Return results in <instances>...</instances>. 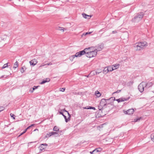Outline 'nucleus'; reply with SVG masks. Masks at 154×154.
<instances>
[{"label": "nucleus", "mask_w": 154, "mask_h": 154, "mask_svg": "<svg viewBox=\"0 0 154 154\" xmlns=\"http://www.w3.org/2000/svg\"><path fill=\"white\" fill-rule=\"evenodd\" d=\"M147 44L146 42L137 43L134 44V47L136 50L140 51L143 49L144 47L147 46Z\"/></svg>", "instance_id": "f257e3e1"}, {"label": "nucleus", "mask_w": 154, "mask_h": 154, "mask_svg": "<svg viewBox=\"0 0 154 154\" xmlns=\"http://www.w3.org/2000/svg\"><path fill=\"white\" fill-rule=\"evenodd\" d=\"M144 14L143 12H140L136 14L134 17L132 19V21L134 23H137L140 21L143 18Z\"/></svg>", "instance_id": "f03ea898"}, {"label": "nucleus", "mask_w": 154, "mask_h": 154, "mask_svg": "<svg viewBox=\"0 0 154 154\" xmlns=\"http://www.w3.org/2000/svg\"><path fill=\"white\" fill-rule=\"evenodd\" d=\"M115 100V98L114 97H112L109 98V99H102L100 101V104L102 106L104 107V108L107 107L108 106L111 104V103L107 102V101L109 100Z\"/></svg>", "instance_id": "7ed1b4c3"}, {"label": "nucleus", "mask_w": 154, "mask_h": 154, "mask_svg": "<svg viewBox=\"0 0 154 154\" xmlns=\"http://www.w3.org/2000/svg\"><path fill=\"white\" fill-rule=\"evenodd\" d=\"M97 54V51L96 50H92L91 51H87L86 53V56L89 58H91L95 57Z\"/></svg>", "instance_id": "20e7f679"}, {"label": "nucleus", "mask_w": 154, "mask_h": 154, "mask_svg": "<svg viewBox=\"0 0 154 154\" xmlns=\"http://www.w3.org/2000/svg\"><path fill=\"white\" fill-rule=\"evenodd\" d=\"M148 85L146 82H142L138 86V88L139 91L141 93L143 92L144 87L147 86Z\"/></svg>", "instance_id": "39448f33"}, {"label": "nucleus", "mask_w": 154, "mask_h": 154, "mask_svg": "<svg viewBox=\"0 0 154 154\" xmlns=\"http://www.w3.org/2000/svg\"><path fill=\"white\" fill-rule=\"evenodd\" d=\"M58 133L59 132H49L47 134V135L45 136V137H50L52 135H53L55 134L57 135V136H56L57 137L58 136Z\"/></svg>", "instance_id": "423d86ee"}, {"label": "nucleus", "mask_w": 154, "mask_h": 154, "mask_svg": "<svg viewBox=\"0 0 154 154\" xmlns=\"http://www.w3.org/2000/svg\"><path fill=\"white\" fill-rule=\"evenodd\" d=\"M134 110L133 109H129L127 111H125L124 113L126 114L131 115L133 113Z\"/></svg>", "instance_id": "0eeeda50"}, {"label": "nucleus", "mask_w": 154, "mask_h": 154, "mask_svg": "<svg viewBox=\"0 0 154 154\" xmlns=\"http://www.w3.org/2000/svg\"><path fill=\"white\" fill-rule=\"evenodd\" d=\"M37 60L35 59H34L29 62L31 65L34 66L37 63Z\"/></svg>", "instance_id": "6e6552de"}, {"label": "nucleus", "mask_w": 154, "mask_h": 154, "mask_svg": "<svg viewBox=\"0 0 154 154\" xmlns=\"http://www.w3.org/2000/svg\"><path fill=\"white\" fill-rule=\"evenodd\" d=\"M89 48H85L84 50L79 51V54L80 57L82 55L86 54L87 53V51L89 49Z\"/></svg>", "instance_id": "1a4fd4ad"}, {"label": "nucleus", "mask_w": 154, "mask_h": 154, "mask_svg": "<svg viewBox=\"0 0 154 154\" xmlns=\"http://www.w3.org/2000/svg\"><path fill=\"white\" fill-rule=\"evenodd\" d=\"M130 98V97H129L128 98H120L119 99H117L116 100L118 101V103L123 102L125 101H126L128 100Z\"/></svg>", "instance_id": "9d476101"}, {"label": "nucleus", "mask_w": 154, "mask_h": 154, "mask_svg": "<svg viewBox=\"0 0 154 154\" xmlns=\"http://www.w3.org/2000/svg\"><path fill=\"white\" fill-rule=\"evenodd\" d=\"M103 44H101V45H99V46H98L97 48L94 49V50H96V51L97 52V51H101L103 49Z\"/></svg>", "instance_id": "9b49d317"}, {"label": "nucleus", "mask_w": 154, "mask_h": 154, "mask_svg": "<svg viewBox=\"0 0 154 154\" xmlns=\"http://www.w3.org/2000/svg\"><path fill=\"white\" fill-rule=\"evenodd\" d=\"M47 146L48 144L46 143L41 144L40 146V149L41 150L45 149Z\"/></svg>", "instance_id": "f8f14e48"}, {"label": "nucleus", "mask_w": 154, "mask_h": 154, "mask_svg": "<svg viewBox=\"0 0 154 154\" xmlns=\"http://www.w3.org/2000/svg\"><path fill=\"white\" fill-rule=\"evenodd\" d=\"M59 112L60 114L62 115V116H63V117H64V118L65 119L66 122H68V120L66 118V116L63 114L62 112V110H61L60 111H59Z\"/></svg>", "instance_id": "ddd939ff"}, {"label": "nucleus", "mask_w": 154, "mask_h": 154, "mask_svg": "<svg viewBox=\"0 0 154 154\" xmlns=\"http://www.w3.org/2000/svg\"><path fill=\"white\" fill-rule=\"evenodd\" d=\"M120 65L119 64H116L112 66L114 70L118 68L119 66Z\"/></svg>", "instance_id": "4468645a"}, {"label": "nucleus", "mask_w": 154, "mask_h": 154, "mask_svg": "<svg viewBox=\"0 0 154 154\" xmlns=\"http://www.w3.org/2000/svg\"><path fill=\"white\" fill-rule=\"evenodd\" d=\"M50 79L49 78H46L45 80H43L41 83V84H43L46 82H49Z\"/></svg>", "instance_id": "2eb2a0df"}, {"label": "nucleus", "mask_w": 154, "mask_h": 154, "mask_svg": "<svg viewBox=\"0 0 154 154\" xmlns=\"http://www.w3.org/2000/svg\"><path fill=\"white\" fill-rule=\"evenodd\" d=\"M84 109H93L95 110V108L94 107L90 106H87L84 108Z\"/></svg>", "instance_id": "dca6fc26"}, {"label": "nucleus", "mask_w": 154, "mask_h": 154, "mask_svg": "<svg viewBox=\"0 0 154 154\" xmlns=\"http://www.w3.org/2000/svg\"><path fill=\"white\" fill-rule=\"evenodd\" d=\"M108 69L107 67H106L104 68V69L103 70V72L104 74H106L108 72Z\"/></svg>", "instance_id": "f3484780"}, {"label": "nucleus", "mask_w": 154, "mask_h": 154, "mask_svg": "<svg viewBox=\"0 0 154 154\" xmlns=\"http://www.w3.org/2000/svg\"><path fill=\"white\" fill-rule=\"evenodd\" d=\"M82 15L83 17L85 19H89L90 18L89 15H87L85 13L82 14Z\"/></svg>", "instance_id": "a211bd4d"}, {"label": "nucleus", "mask_w": 154, "mask_h": 154, "mask_svg": "<svg viewBox=\"0 0 154 154\" xmlns=\"http://www.w3.org/2000/svg\"><path fill=\"white\" fill-rule=\"evenodd\" d=\"M108 72H111L114 70L113 69L112 67V66H109L107 67Z\"/></svg>", "instance_id": "6ab92c4d"}, {"label": "nucleus", "mask_w": 154, "mask_h": 154, "mask_svg": "<svg viewBox=\"0 0 154 154\" xmlns=\"http://www.w3.org/2000/svg\"><path fill=\"white\" fill-rule=\"evenodd\" d=\"M95 95L97 96V97H99L101 96V94L98 91H96L95 92Z\"/></svg>", "instance_id": "aec40b11"}, {"label": "nucleus", "mask_w": 154, "mask_h": 154, "mask_svg": "<svg viewBox=\"0 0 154 154\" xmlns=\"http://www.w3.org/2000/svg\"><path fill=\"white\" fill-rule=\"evenodd\" d=\"M98 108L99 110H101L102 109H104L105 108H104V106H102V105H100H100L98 106Z\"/></svg>", "instance_id": "412c9836"}, {"label": "nucleus", "mask_w": 154, "mask_h": 154, "mask_svg": "<svg viewBox=\"0 0 154 154\" xmlns=\"http://www.w3.org/2000/svg\"><path fill=\"white\" fill-rule=\"evenodd\" d=\"M18 66V62L17 61L14 64V68H16Z\"/></svg>", "instance_id": "4be33fe9"}, {"label": "nucleus", "mask_w": 154, "mask_h": 154, "mask_svg": "<svg viewBox=\"0 0 154 154\" xmlns=\"http://www.w3.org/2000/svg\"><path fill=\"white\" fill-rule=\"evenodd\" d=\"M133 82H128L126 84L128 86H130L133 85Z\"/></svg>", "instance_id": "5701e85b"}, {"label": "nucleus", "mask_w": 154, "mask_h": 154, "mask_svg": "<svg viewBox=\"0 0 154 154\" xmlns=\"http://www.w3.org/2000/svg\"><path fill=\"white\" fill-rule=\"evenodd\" d=\"M53 130L54 131H58L59 130V129L57 126H55L53 128Z\"/></svg>", "instance_id": "b1692460"}, {"label": "nucleus", "mask_w": 154, "mask_h": 154, "mask_svg": "<svg viewBox=\"0 0 154 154\" xmlns=\"http://www.w3.org/2000/svg\"><path fill=\"white\" fill-rule=\"evenodd\" d=\"M102 150V149L100 148H97L94 149L95 150V152H99L101 151Z\"/></svg>", "instance_id": "393cba45"}, {"label": "nucleus", "mask_w": 154, "mask_h": 154, "mask_svg": "<svg viewBox=\"0 0 154 154\" xmlns=\"http://www.w3.org/2000/svg\"><path fill=\"white\" fill-rule=\"evenodd\" d=\"M101 72L102 71L101 69H97L95 71V72L96 73V75H97V74H99L101 73Z\"/></svg>", "instance_id": "a878e982"}, {"label": "nucleus", "mask_w": 154, "mask_h": 154, "mask_svg": "<svg viewBox=\"0 0 154 154\" xmlns=\"http://www.w3.org/2000/svg\"><path fill=\"white\" fill-rule=\"evenodd\" d=\"M75 57H80L79 52L76 53L75 55H74Z\"/></svg>", "instance_id": "bb28decb"}, {"label": "nucleus", "mask_w": 154, "mask_h": 154, "mask_svg": "<svg viewBox=\"0 0 154 154\" xmlns=\"http://www.w3.org/2000/svg\"><path fill=\"white\" fill-rule=\"evenodd\" d=\"M75 58V57L74 55H72L70 57L69 59L71 61H72L73 60L74 58Z\"/></svg>", "instance_id": "cd10ccee"}, {"label": "nucleus", "mask_w": 154, "mask_h": 154, "mask_svg": "<svg viewBox=\"0 0 154 154\" xmlns=\"http://www.w3.org/2000/svg\"><path fill=\"white\" fill-rule=\"evenodd\" d=\"M8 63H6L2 67V69H4L5 68H6L8 66Z\"/></svg>", "instance_id": "c85d7f7f"}, {"label": "nucleus", "mask_w": 154, "mask_h": 154, "mask_svg": "<svg viewBox=\"0 0 154 154\" xmlns=\"http://www.w3.org/2000/svg\"><path fill=\"white\" fill-rule=\"evenodd\" d=\"M89 48V49L87 51V52H88V51H92V50H94V48L93 47H90V48Z\"/></svg>", "instance_id": "c756f323"}, {"label": "nucleus", "mask_w": 154, "mask_h": 154, "mask_svg": "<svg viewBox=\"0 0 154 154\" xmlns=\"http://www.w3.org/2000/svg\"><path fill=\"white\" fill-rule=\"evenodd\" d=\"M147 84H148L147 85V86L148 87V88L150 87V86H151L152 85V82H149L148 83H146Z\"/></svg>", "instance_id": "7c9ffc66"}, {"label": "nucleus", "mask_w": 154, "mask_h": 154, "mask_svg": "<svg viewBox=\"0 0 154 154\" xmlns=\"http://www.w3.org/2000/svg\"><path fill=\"white\" fill-rule=\"evenodd\" d=\"M66 112H67L68 113V114L69 116V117H68L67 119L68 120V121L70 120V117H71V115L69 114L68 112L67 111H66Z\"/></svg>", "instance_id": "2f4dec72"}, {"label": "nucleus", "mask_w": 154, "mask_h": 154, "mask_svg": "<svg viewBox=\"0 0 154 154\" xmlns=\"http://www.w3.org/2000/svg\"><path fill=\"white\" fill-rule=\"evenodd\" d=\"M151 138L152 141L154 142V134L151 135Z\"/></svg>", "instance_id": "473e14b6"}, {"label": "nucleus", "mask_w": 154, "mask_h": 154, "mask_svg": "<svg viewBox=\"0 0 154 154\" xmlns=\"http://www.w3.org/2000/svg\"><path fill=\"white\" fill-rule=\"evenodd\" d=\"M65 88H60V91H62V92H63V91H65Z\"/></svg>", "instance_id": "72a5a7b5"}, {"label": "nucleus", "mask_w": 154, "mask_h": 154, "mask_svg": "<svg viewBox=\"0 0 154 154\" xmlns=\"http://www.w3.org/2000/svg\"><path fill=\"white\" fill-rule=\"evenodd\" d=\"M39 86H34L32 88V89H33V90H35V89H37L38 88V87H39Z\"/></svg>", "instance_id": "f704fd0d"}, {"label": "nucleus", "mask_w": 154, "mask_h": 154, "mask_svg": "<svg viewBox=\"0 0 154 154\" xmlns=\"http://www.w3.org/2000/svg\"><path fill=\"white\" fill-rule=\"evenodd\" d=\"M5 108L3 106L0 107V112L4 110Z\"/></svg>", "instance_id": "c9c22d12"}, {"label": "nucleus", "mask_w": 154, "mask_h": 154, "mask_svg": "<svg viewBox=\"0 0 154 154\" xmlns=\"http://www.w3.org/2000/svg\"><path fill=\"white\" fill-rule=\"evenodd\" d=\"M10 116L11 117L13 118V119H15V117H14L15 115L14 114H12V113H11Z\"/></svg>", "instance_id": "e433bc0d"}, {"label": "nucleus", "mask_w": 154, "mask_h": 154, "mask_svg": "<svg viewBox=\"0 0 154 154\" xmlns=\"http://www.w3.org/2000/svg\"><path fill=\"white\" fill-rule=\"evenodd\" d=\"M20 71L22 73H23L24 71V68L23 67H22L20 70Z\"/></svg>", "instance_id": "4c0bfd02"}, {"label": "nucleus", "mask_w": 154, "mask_h": 154, "mask_svg": "<svg viewBox=\"0 0 154 154\" xmlns=\"http://www.w3.org/2000/svg\"><path fill=\"white\" fill-rule=\"evenodd\" d=\"M59 30L61 31L62 32H64V30L63 29H62V27H59Z\"/></svg>", "instance_id": "58836bf2"}, {"label": "nucleus", "mask_w": 154, "mask_h": 154, "mask_svg": "<svg viewBox=\"0 0 154 154\" xmlns=\"http://www.w3.org/2000/svg\"><path fill=\"white\" fill-rule=\"evenodd\" d=\"M141 118H142L141 117L139 118H137L136 119V121H137V122H138L141 119Z\"/></svg>", "instance_id": "ea45409f"}, {"label": "nucleus", "mask_w": 154, "mask_h": 154, "mask_svg": "<svg viewBox=\"0 0 154 154\" xmlns=\"http://www.w3.org/2000/svg\"><path fill=\"white\" fill-rule=\"evenodd\" d=\"M95 152V150H93L92 151H91L90 152V153L91 154H94V152Z\"/></svg>", "instance_id": "a19ab883"}, {"label": "nucleus", "mask_w": 154, "mask_h": 154, "mask_svg": "<svg viewBox=\"0 0 154 154\" xmlns=\"http://www.w3.org/2000/svg\"><path fill=\"white\" fill-rule=\"evenodd\" d=\"M91 32H86L85 34L84 33L83 34V35H87L88 34H90L91 33Z\"/></svg>", "instance_id": "79ce46f5"}, {"label": "nucleus", "mask_w": 154, "mask_h": 154, "mask_svg": "<svg viewBox=\"0 0 154 154\" xmlns=\"http://www.w3.org/2000/svg\"><path fill=\"white\" fill-rule=\"evenodd\" d=\"M26 132H25V131H24L22 133H20V134L19 136V137H20V136L24 134Z\"/></svg>", "instance_id": "37998d69"}, {"label": "nucleus", "mask_w": 154, "mask_h": 154, "mask_svg": "<svg viewBox=\"0 0 154 154\" xmlns=\"http://www.w3.org/2000/svg\"><path fill=\"white\" fill-rule=\"evenodd\" d=\"M121 91V90H118L117 91H116V92H115L114 93H119Z\"/></svg>", "instance_id": "c03bdc74"}, {"label": "nucleus", "mask_w": 154, "mask_h": 154, "mask_svg": "<svg viewBox=\"0 0 154 154\" xmlns=\"http://www.w3.org/2000/svg\"><path fill=\"white\" fill-rule=\"evenodd\" d=\"M33 91L34 90H33L32 89V88H31L29 90V92L31 93H32Z\"/></svg>", "instance_id": "a18cd8bd"}, {"label": "nucleus", "mask_w": 154, "mask_h": 154, "mask_svg": "<svg viewBox=\"0 0 154 154\" xmlns=\"http://www.w3.org/2000/svg\"><path fill=\"white\" fill-rule=\"evenodd\" d=\"M117 33V32L116 31H112V33L113 34H115V33Z\"/></svg>", "instance_id": "49530a36"}, {"label": "nucleus", "mask_w": 154, "mask_h": 154, "mask_svg": "<svg viewBox=\"0 0 154 154\" xmlns=\"http://www.w3.org/2000/svg\"><path fill=\"white\" fill-rule=\"evenodd\" d=\"M52 64V63H47L45 65H51Z\"/></svg>", "instance_id": "de8ad7c7"}, {"label": "nucleus", "mask_w": 154, "mask_h": 154, "mask_svg": "<svg viewBox=\"0 0 154 154\" xmlns=\"http://www.w3.org/2000/svg\"><path fill=\"white\" fill-rule=\"evenodd\" d=\"M34 126V124H32V125H31L30 126V127H32V126Z\"/></svg>", "instance_id": "09e8293b"}, {"label": "nucleus", "mask_w": 154, "mask_h": 154, "mask_svg": "<svg viewBox=\"0 0 154 154\" xmlns=\"http://www.w3.org/2000/svg\"><path fill=\"white\" fill-rule=\"evenodd\" d=\"M28 128H26L24 130V131H25V132H26Z\"/></svg>", "instance_id": "8fccbe9b"}, {"label": "nucleus", "mask_w": 154, "mask_h": 154, "mask_svg": "<svg viewBox=\"0 0 154 154\" xmlns=\"http://www.w3.org/2000/svg\"><path fill=\"white\" fill-rule=\"evenodd\" d=\"M136 119H134V122H137V121H136Z\"/></svg>", "instance_id": "3c124183"}, {"label": "nucleus", "mask_w": 154, "mask_h": 154, "mask_svg": "<svg viewBox=\"0 0 154 154\" xmlns=\"http://www.w3.org/2000/svg\"><path fill=\"white\" fill-rule=\"evenodd\" d=\"M63 111H65V112H66V110H65V109H63Z\"/></svg>", "instance_id": "603ef678"}, {"label": "nucleus", "mask_w": 154, "mask_h": 154, "mask_svg": "<svg viewBox=\"0 0 154 154\" xmlns=\"http://www.w3.org/2000/svg\"><path fill=\"white\" fill-rule=\"evenodd\" d=\"M4 76H5V75H2V76H1V78H3V77H4Z\"/></svg>", "instance_id": "864d4df0"}, {"label": "nucleus", "mask_w": 154, "mask_h": 154, "mask_svg": "<svg viewBox=\"0 0 154 154\" xmlns=\"http://www.w3.org/2000/svg\"><path fill=\"white\" fill-rule=\"evenodd\" d=\"M44 66V65H42L40 67L43 66Z\"/></svg>", "instance_id": "5fc2aeb1"}, {"label": "nucleus", "mask_w": 154, "mask_h": 154, "mask_svg": "<svg viewBox=\"0 0 154 154\" xmlns=\"http://www.w3.org/2000/svg\"><path fill=\"white\" fill-rule=\"evenodd\" d=\"M30 127H30V126H29L27 128H28V129H29Z\"/></svg>", "instance_id": "6e6d98bb"}, {"label": "nucleus", "mask_w": 154, "mask_h": 154, "mask_svg": "<svg viewBox=\"0 0 154 154\" xmlns=\"http://www.w3.org/2000/svg\"><path fill=\"white\" fill-rule=\"evenodd\" d=\"M153 92L154 93V90L153 91Z\"/></svg>", "instance_id": "4d7b16f0"}, {"label": "nucleus", "mask_w": 154, "mask_h": 154, "mask_svg": "<svg viewBox=\"0 0 154 154\" xmlns=\"http://www.w3.org/2000/svg\"><path fill=\"white\" fill-rule=\"evenodd\" d=\"M1 78L0 77V79Z\"/></svg>", "instance_id": "13d9d810"}]
</instances>
